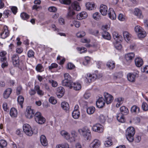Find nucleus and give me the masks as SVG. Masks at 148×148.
<instances>
[{"label":"nucleus","instance_id":"f257e3e1","mask_svg":"<svg viewBox=\"0 0 148 148\" xmlns=\"http://www.w3.org/2000/svg\"><path fill=\"white\" fill-rule=\"evenodd\" d=\"M78 131L80 134L84 137L85 140H88L91 139L90 131L87 127H84L82 129H79Z\"/></svg>","mask_w":148,"mask_h":148},{"label":"nucleus","instance_id":"f03ea898","mask_svg":"<svg viewBox=\"0 0 148 148\" xmlns=\"http://www.w3.org/2000/svg\"><path fill=\"white\" fill-rule=\"evenodd\" d=\"M135 131L134 127H132L128 128L126 132V136L127 139L130 142H132L134 140V135Z\"/></svg>","mask_w":148,"mask_h":148},{"label":"nucleus","instance_id":"7ed1b4c3","mask_svg":"<svg viewBox=\"0 0 148 148\" xmlns=\"http://www.w3.org/2000/svg\"><path fill=\"white\" fill-rule=\"evenodd\" d=\"M34 118L35 121L40 124H44L46 121L45 119L42 116L41 113L38 112H36L35 114Z\"/></svg>","mask_w":148,"mask_h":148},{"label":"nucleus","instance_id":"20e7f679","mask_svg":"<svg viewBox=\"0 0 148 148\" xmlns=\"http://www.w3.org/2000/svg\"><path fill=\"white\" fill-rule=\"evenodd\" d=\"M23 129L24 132L27 135L31 136L32 135L33 132L29 124H24L23 127Z\"/></svg>","mask_w":148,"mask_h":148},{"label":"nucleus","instance_id":"39448f33","mask_svg":"<svg viewBox=\"0 0 148 148\" xmlns=\"http://www.w3.org/2000/svg\"><path fill=\"white\" fill-rule=\"evenodd\" d=\"M35 112V110L32 109L31 107H27L25 113V116L27 118L31 119L34 116Z\"/></svg>","mask_w":148,"mask_h":148},{"label":"nucleus","instance_id":"423d86ee","mask_svg":"<svg viewBox=\"0 0 148 148\" xmlns=\"http://www.w3.org/2000/svg\"><path fill=\"white\" fill-rule=\"evenodd\" d=\"M74 15V3H72L69 7L67 16V18L69 19H73Z\"/></svg>","mask_w":148,"mask_h":148},{"label":"nucleus","instance_id":"0eeeda50","mask_svg":"<svg viewBox=\"0 0 148 148\" xmlns=\"http://www.w3.org/2000/svg\"><path fill=\"white\" fill-rule=\"evenodd\" d=\"M135 57V54L133 52L130 53L125 54V58L127 64H130L132 62Z\"/></svg>","mask_w":148,"mask_h":148},{"label":"nucleus","instance_id":"6e6552de","mask_svg":"<svg viewBox=\"0 0 148 148\" xmlns=\"http://www.w3.org/2000/svg\"><path fill=\"white\" fill-rule=\"evenodd\" d=\"M92 129L94 131L98 133L102 132L103 130V126L99 123H97L93 125Z\"/></svg>","mask_w":148,"mask_h":148},{"label":"nucleus","instance_id":"1a4fd4ad","mask_svg":"<svg viewBox=\"0 0 148 148\" xmlns=\"http://www.w3.org/2000/svg\"><path fill=\"white\" fill-rule=\"evenodd\" d=\"M101 144V141L97 139H94L90 145V148H98Z\"/></svg>","mask_w":148,"mask_h":148},{"label":"nucleus","instance_id":"9d476101","mask_svg":"<svg viewBox=\"0 0 148 148\" xmlns=\"http://www.w3.org/2000/svg\"><path fill=\"white\" fill-rule=\"evenodd\" d=\"M13 63L14 66L18 67L19 64V57L17 54H13L12 57Z\"/></svg>","mask_w":148,"mask_h":148},{"label":"nucleus","instance_id":"9b49d317","mask_svg":"<svg viewBox=\"0 0 148 148\" xmlns=\"http://www.w3.org/2000/svg\"><path fill=\"white\" fill-rule=\"evenodd\" d=\"M104 96L105 99V100L108 104L110 103L113 99L112 96L107 92L104 93Z\"/></svg>","mask_w":148,"mask_h":148},{"label":"nucleus","instance_id":"f8f14e48","mask_svg":"<svg viewBox=\"0 0 148 148\" xmlns=\"http://www.w3.org/2000/svg\"><path fill=\"white\" fill-rule=\"evenodd\" d=\"M97 76L95 74H87V77H86V80L87 82L90 83L92 81H94L97 78Z\"/></svg>","mask_w":148,"mask_h":148},{"label":"nucleus","instance_id":"ddd939ff","mask_svg":"<svg viewBox=\"0 0 148 148\" xmlns=\"http://www.w3.org/2000/svg\"><path fill=\"white\" fill-rule=\"evenodd\" d=\"M105 101L103 97L99 98L96 101V105L97 108H101L105 104Z\"/></svg>","mask_w":148,"mask_h":148},{"label":"nucleus","instance_id":"4468645a","mask_svg":"<svg viewBox=\"0 0 148 148\" xmlns=\"http://www.w3.org/2000/svg\"><path fill=\"white\" fill-rule=\"evenodd\" d=\"M64 89L63 87L60 86L57 88L56 95L58 98L62 97L64 95Z\"/></svg>","mask_w":148,"mask_h":148},{"label":"nucleus","instance_id":"2eb2a0df","mask_svg":"<svg viewBox=\"0 0 148 148\" xmlns=\"http://www.w3.org/2000/svg\"><path fill=\"white\" fill-rule=\"evenodd\" d=\"M62 86L68 87L70 89L73 88V84H74L71 80H62Z\"/></svg>","mask_w":148,"mask_h":148},{"label":"nucleus","instance_id":"dca6fc26","mask_svg":"<svg viewBox=\"0 0 148 148\" xmlns=\"http://www.w3.org/2000/svg\"><path fill=\"white\" fill-rule=\"evenodd\" d=\"M136 66L138 67L141 66L143 64V59L139 57L136 58L134 60Z\"/></svg>","mask_w":148,"mask_h":148},{"label":"nucleus","instance_id":"f3484780","mask_svg":"<svg viewBox=\"0 0 148 148\" xmlns=\"http://www.w3.org/2000/svg\"><path fill=\"white\" fill-rule=\"evenodd\" d=\"M100 11L101 14L103 15H106L108 8L107 6L105 5L102 4L100 7Z\"/></svg>","mask_w":148,"mask_h":148},{"label":"nucleus","instance_id":"a211bd4d","mask_svg":"<svg viewBox=\"0 0 148 148\" xmlns=\"http://www.w3.org/2000/svg\"><path fill=\"white\" fill-rule=\"evenodd\" d=\"M9 34V32L7 26H5L3 28V30L1 34V37L5 39L6 38Z\"/></svg>","mask_w":148,"mask_h":148},{"label":"nucleus","instance_id":"6ab92c4d","mask_svg":"<svg viewBox=\"0 0 148 148\" xmlns=\"http://www.w3.org/2000/svg\"><path fill=\"white\" fill-rule=\"evenodd\" d=\"M120 113H119L124 115H127L129 113L128 108L125 106H122L120 108Z\"/></svg>","mask_w":148,"mask_h":148},{"label":"nucleus","instance_id":"aec40b11","mask_svg":"<svg viewBox=\"0 0 148 148\" xmlns=\"http://www.w3.org/2000/svg\"><path fill=\"white\" fill-rule=\"evenodd\" d=\"M108 12V15L110 19L114 20L116 18V14L112 8H110Z\"/></svg>","mask_w":148,"mask_h":148},{"label":"nucleus","instance_id":"412c9836","mask_svg":"<svg viewBox=\"0 0 148 148\" xmlns=\"http://www.w3.org/2000/svg\"><path fill=\"white\" fill-rule=\"evenodd\" d=\"M87 14L85 12H82L78 14L77 16V19L80 20L85 18L87 16Z\"/></svg>","mask_w":148,"mask_h":148},{"label":"nucleus","instance_id":"4be33fe9","mask_svg":"<svg viewBox=\"0 0 148 148\" xmlns=\"http://www.w3.org/2000/svg\"><path fill=\"white\" fill-rule=\"evenodd\" d=\"M61 106L63 109L65 110L66 112H69V104L67 102H62L61 103Z\"/></svg>","mask_w":148,"mask_h":148},{"label":"nucleus","instance_id":"5701e85b","mask_svg":"<svg viewBox=\"0 0 148 148\" xmlns=\"http://www.w3.org/2000/svg\"><path fill=\"white\" fill-rule=\"evenodd\" d=\"M40 140L42 145L44 146H46L48 144L47 141L45 136L42 135L40 138Z\"/></svg>","mask_w":148,"mask_h":148},{"label":"nucleus","instance_id":"b1692460","mask_svg":"<svg viewBox=\"0 0 148 148\" xmlns=\"http://www.w3.org/2000/svg\"><path fill=\"white\" fill-rule=\"evenodd\" d=\"M60 134L62 136H63L66 139L71 142V140H70V137L69 135L67 132L64 130H62Z\"/></svg>","mask_w":148,"mask_h":148},{"label":"nucleus","instance_id":"393cba45","mask_svg":"<svg viewBox=\"0 0 148 148\" xmlns=\"http://www.w3.org/2000/svg\"><path fill=\"white\" fill-rule=\"evenodd\" d=\"M86 8L88 10H93L96 8L95 4L91 3L90 2L86 3Z\"/></svg>","mask_w":148,"mask_h":148},{"label":"nucleus","instance_id":"a878e982","mask_svg":"<svg viewBox=\"0 0 148 148\" xmlns=\"http://www.w3.org/2000/svg\"><path fill=\"white\" fill-rule=\"evenodd\" d=\"M123 36L125 40L128 42L131 39V35L128 32L124 31L123 33Z\"/></svg>","mask_w":148,"mask_h":148},{"label":"nucleus","instance_id":"bb28decb","mask_svg":"<svg viewBox=\"0 0 148 148\" xmlns=\"http://www.w3.org/2000/svg\"><path fill=\"white\" fill-rule=\"evenodd\" d=\"M134 13L135 15L139 18H142L143 17L141 10L138 8H136L135 9Z\"/></svg>","mask_w":148,"mask_h":148},{"label":"nucleus","instance_id":"cd10ccee","mask_svg":"<svg viewBox=\"0 0 148 148\" xmlns=\"http://www.w3.org/2000/svg\"><path fill=\"white\" fill-rule=\"evenodd\" d=\"M127 79L129 81L131 82L135 81L136 76L134 74L129 73L127 74Z\"/></svg>","mask_w":148,"mask_h":148},{"label":"nucleus","instance_id":"c85d7f7f","mask_svg":"<svg viewBox=\"0 0 148 148\" xmlns=\"http://www.w3.org/2000/svg\"><path fill=\"white\" fill-rule=\"evenodd\" d=\"M125 115L119 113L117 114V119L118 121L120 122L123 123L125 122Z\"/></svg>","mask_w":148,"mask_h":148},{"label":"nucleus","instance_id":"c756f323","mask_svg":"<svg viewBox=\"0 0 148 148\" xmlns=\"http://www.w3.org/2000/svg\"><path fill=\"white\" fill-rule=\"evenodd\" d=\"M107 66L110 69H114L115 66V63L111 60H109L106 64Z\"/></svg>","mask_w":148,"mask_h":148},{"label":"nucleus","instance_id":"7c9ffc66","mask_svg":"<svg viewBox=\"0 0 148 148\" xmlns=\"http://www.w3.org/2000/svg\"><path fill=\"white\" fill-rule=\"evenodd\" d=\"M10 114L12 117H16L17 115V110L14 108H12L10 110Z\"/></svg>","mask_w":148,"mask_h":148},{"label":"nucleus","instance_id":"2f4dec72","mask_svg":"<svg viewBox=\"0 0 148 148\" xmlns=\"http://www.w3.org/2000/svg\"><path fill=\"white\" fill-rule=\"evenodd\" d=\"M12 92V90L10 88L7 89L3 93V96L4 98L7 99L8 97Z\"/></svg>","mask_w":148,"mask_h":148},{"label":"nucleus","instance_id":"473e14b6","mask_svg":"<svg viewBox=\"0 0 148 148\" xmlns=\"http://www.w3.org/2000/svg\"><path fill=\"white\" fill-rule=\"evenodd\" d=\"M102 37L104 39L110 40L111 39L110 34L107 32L104 31L102 35Z\"/></svg>","mask_w":148,"mask_h":148},{"label":"nucleus","instance_id":"72a5a7b5","mask_svg":"<svg viewBox=\"0 0 148 148\" xmlns=\"http://www.w3.org/2000/svg\"><path fill=\"white\" fill-rule=\"evenodd\" d=\"M131 112L132 113H138L140 112L139 108L137 106H133L131 108Z\"/></svg>","mask_w":148,"mask_h":148},{"label":"nucleus","instance_id":"f704fd0d","mask_svg":"<svg viewBox=\"0 0 148 148\" xmlns=\"http://www.w3.org/2000/svg\"><path fill=\"white\" fill-rule=\"evenodd\" d=\"M107 116L103 114H101L99 117V121L102 123H103L106 121Z\"/></svg>","mask_w":148,"mask_h":148},{"label":"nucleus","instance_id":"c9c22d12","mask_svg":"<svg viewBox=\"0 0 148 148\" xmlns=\"http://www.w3.org/2000/svg\"><path fill=\"white\" fill-rule=\"evenodd\" d=\"M95 110V109L94 107L91 106L87 108L86 111L88 114H91L94 112Z\"/></svg>","mask_w":148,"mask_h":148},{"label":"nucleus","instance_id":"e433bc0d","mask_svg":"<svg viewBox=\"0 0 148 148\" xmlns=\"http://www.w3.org/2000/svg\"><path fill=\"white\" fill-rule=\"evenodd\" d=\"M24 101L23 97L21 95L19 96L17 98V101L18 104L21 106V108H23V104Z\"/></svg>","mask_w":148,"mask_h":148},{"label":"nucleus","instance_id":"4c0bfd02","mask_svg":"<svg viewBox=\"0 0 148 148\" xmlns=\"http://www.w3.org/2000/svg\"><path fill=\"white\" fill-rule=\"evenodd\" d=\"M35 90L36 91L37 93L39 95H43L44 94L43 91L40 89V88L39 86L36 85L34 87Z\"/></svg>","mask_w":148,"mask_h":148},{"label":"nucleus","instance_id":"58836bf2","mask_svg":"<svg viewBox=\"0 0 148 148\" xmlns=\"http://www.w3.org/2000/svg\"><path fill=\"white\" fill-rule=\"evenodd\" d=\"M137 35L139 38H144L146 36V32L143 29L138 33Z\"/></svg>","mask_w":148,"mask_h":148},{"label":"nucleus","instance_id":"ea45409f","mask_svg":"<svg viewBox=\"0 0 148 148\" xmlns=\"http://www.w3.org/2000/svg\"><path fill=\"white\" fill-rule=\"evenodd\" d=\"M107 139V140L105 142L104 145L106 147H109L112 145V142L110 138H108Z\"/></svg>","mask_w":148,"mask_h":148},{"label":"nucleus","instance_id":"a19ab883","mask_svg":"<svg viewBox=\"0 0 148 148\" xmlns=\"http://www.w3.org/2000/svg\"><path fill=\"white\" fill-rule=\"evenodd\" d=\"M112 35L114 39L116 42H118L120 38V36L119 34L116 32H114L112 33ZM119 40H120L119 39Z\"/></svg>","mask_w":148,"mask_h":148},{"label":"nucleus","instance_id":"79ce46f5","mask_svg":"<svg viewBox=\"0 0 148 148\" xmlns=\"http://www.w3.org/2000/svg\"><path fill=\"white\" fill-rule=\"evenodd\" d=\"M36 70L38 72H42L44 70V68L40 64H38L36 66Z\"/></svg>","mask_w":148,"mask_h":148},{"label":"nucleus","instance_id":"37998d69","mask_svg":"<svg viewBox=\"0 0 148 148\" xmlns=\"http://www.w3.org/2000/svg\"><path fill=\"white\" fill-rule=\"evenodd\" d=\"M56 148H69V145L67 143L56 145Z\"/></svg>","mask_w":148,"mask_h":148},{"label":"nucleus","instance_id":"c03bdc74","mask_svg":"<svg viewBox=\"0 0 148 148\" xmlns=\"http://www.w3.org/2000/svg\"><path fill=\"white\" fill-rule=\"evenodd\" d=\"M81 88V85L79 82L75 83V91H79Z\"/></svg>","mask_w":148,"mask_h":148},{"label":"nucleus","instance_id":"a18cd8bd","mask_svg":"<svg viewBox=\"0 0 148 148\" xmlns=\"http://www.w3.org/2000/svg\"><path fill=\"white\" fill-rule=\"evenodd\" d=\"M7 144V143L6 140L3 139L0 140V147L1 148H3L6 147Z\"/></svg>","mask_w":148,"mask_h":148},{"label":"nucleus","instance_id":"49530a36","mask_svg":"<svg viewBox=\"0 0 148 148\" xmlns=\"http://www.w3.org/2000/svg\"><path fill=\"white\" fill-rule=\"evenodd\" d=\"M21 17L22 19L27 20L29 17V16L25 12H23L21 14Z\"/></svg>","mask_w":148,"mask_h":148},{"label":"nucleus","instance_id":"de8ad7c7","mask_svg":"<svg viewBox=\"0 0 148 148\" xmlns=\"http://www.w3.org/2000/svg\"><path fill=\"white\" fill-rule=\"evenodd\" d=\"M93 18L96 20H99L101 18L100 14L98 12L94 13L93 15Z\"/></svg>","mask_w":148,"mask_h":148},{"label":"nucleus","instance_id":"09e8293b","mask_svg":"<svg viewBox=\"0 0 148 148\" xmlns=\"http://www.w3.org/2000/svg\"><path fill=\"white\" fill-rule=\"evenodd\" d=\"M11 13V11L7 10H5L3 12V16L4 18H7L9 15Z\"/></svg>","mask_w":148,"mask_h":148},{"label":"nucleus","instance_id":"8fccbe9b","mask_svg":"<svg viewBox=\"0 0 148 148\" xmlns=\"http://www.w3.org/2000/svg\"><path fill=\"white\" fill-rule=\"evenodd\" d=\"M75 10L79 11L81 10V7L79 6V3L77 1H75Z\"/></svg>","mask_w":148,"mask_h":148},{"label":"nucleus","instance_id":"3c124183","mask_svg":"<svg viewBox=\"0 0 148 148\" xmlns=\"http://www.w3.org/2000/svg\"><path fill=\"white\" fill-rule=\"evenodd\" d=\"M34 52L32 50H30L27 52V56L29 58H32L34 57Z\"/></svg>","mask_w":148,"mask_h":148},{"label":"nucleus","instance_id":"603ef678","mask_svg":"<svg viewBox=\"0 0 148 148\" xmlns=\"http://www.w3.org/2000/svg\"><path fill=\"white\" fill-rule=\"evenodd\" d=\"M142 109L144 111H147L148 110V105L145 102H143L142 105Z\"/></svg>","mask_w":148,"mask_h":148},{"label":"nucleus","instance_id":"864d4df0","mask_svg":"<svg viewBox=\"0 0 148 148\" xmlns=\"http://www.w3.org/2000/svg\"><path fill=\"white\" fill-rule=\"evenodd\" d=\"M49 82L51 84L52 86L53 87H56L58 85V83L57 82L53 80H49Z\"/></svg>","mask_w":148,"mask_h":148},{"label":"nucleus","instance_id":"5fc2aeb1","mask_svg":"<svg viewBox=\"0 0 148 148\" xmlns=\"http://www.w3.org/2000/svg\"><path fill=\"white\" fill-rule=\"evenodd\" d=\"M143 30V28L139 26H136L134 28L135 32L137 34Z\"/></svg>","mask_w":148,"mask_h":148},{"label":"nucleus","instance_id":"6e6d98bb","mask_svg":"<svg viewBox=\"0 0 148 148\" xmlns=\"http://www.w3.org/2000/svg\"><path fill=\"white\" fill-rule=\"evenodd\" d=\"M60 1L61 3L66 5L69 4L71 3V0H60Z\"/></svg>","mask_w":148,"mask_h":148},{"label":"nucleus","instance_id":"4d7b16f0","mask_svg":"<svg viewBox=\"0 0 148 148\" xmlns=\"http://www.w3.org/2000/svg\"><path fill=\"white\" fill-rule=\"evenodd\" d=\"M85 35V33L84 31H82L77 33L76 34V36L78 38H82Z\"/></svg>","mask_w":148,"mask_h":148},{"label":"nucleus","instance_id":"13d9d810","mask_svg":"<svg viewBox=\"0 0 148 148\" xmlns=\"http://www.w3.org/2000/svg\"><path fill=\"white\" fill-rule=\"evenodd\" d=\"M58 66V65L55 63H52L51 65L48 67L49 70H51L52 69L56 68Z\"/></svg>","mask_w":148,"mask_h":148},{"label":"nucleus","instance_id":"bf43d9fd","mask_svg":"<svg viewBox=\"0 0 148 148\" xmlns=\"http://www.w3.org/2000/svg\"><path fill=\"white\" fill-rule=\"evenodd\" d=\"M85 60L83 62V64L85 65H87L89 62L90 61V58L88 56L85 57Z\"/></svg>","mask_w":148,"mask_h":148},{"label":"nucleus","instance_id":"052dcab7","mask_svg":"<svg viewBox=\"0 0 148 148\" xmlns=\"http://www.w3.org/2000/svg\"><path fill=\"white\" fill-rule=\"evenodd\" d=\"M49 101L52 104H55L57 103L56 100L53 97H51L49 99Z\"/></svg>","mask_w":148,"mask_h":148},{"label":"nucleus","instance_id":"680f3d73","mask_svg":"<svg viewBox=\"0 0 148 148\" xmlns=\"http://www.w3.org/2000/svg\"><path fill=\"white\" fill-rule=\"evenodd\" d=\"M64 79L66 80H71L70 75L67 73H65L64 74Z\"/></svg>","mask_w":148,"mask_h":148},{"label":"nucleus","instance_id":"e2e57ef3","mask_svg":"<svg viewBox=\"0 0 148 148\" xmlns=\"http://www.w3.org/2000/svg\"><path fill=\"white\" fill-rule=\"evenodd\" d=\"M77 49L79 51V53H84L87 51V49L84 47H82V48H77Z\"/></svg>","mask_w":148,"mask_h":148},{"label":"nucleus","instance_id":"0e129e2a","mask_svg":"<svg viewBox=\"0 0 148 148\" xmlns=\"http://www.w3.org/2000/svg\"><path fill=\"white\" fill-rule=\"evenodd\" d=\"M114 47L116 49L118 50H121L122 48L121 45L118 43H115L114 44Z\"/></svg>","mask_w":148,"mask_h":148},{"label":"nucleus","instance_id":"69168bd1","mask_svg":"<svg viewBox=\"0 0 148 148\" xmlns=\"http://www.w3.org/2000/svg\"><path fill=\"white\" fill-rule=\"evenodd\" d=\"M119 19L121 21H124L125 18V16L122 14H119L118 16Z\"/></svg>","mask_w":148,"mask_h":148},{"label":"nucleus","instance_id":"338daca9","mask_svg":"<svg viewBox=\"0 0 148 148\" xmlns=\"http://www.w3.org/2000/svg\"><path fill=\"white\" fill-rule=\"evenodd\" d=\"M11 9L13 13L15 14L17 12V8L16 6H12L11 7Z\"/></svg>","mask_w":148,"mask_h":148},{"label":"nucleus","instance_id":"774afa93","mask_svg":"<svg viewBox=\"0 0 148 148\" xmlns=\"http://www.w3.org/2000/svg\"><path fill=\"white\" fill-rule=\"evenodd\" d=\"M141 71L143 73H148V66H146L141 69Z\"/></svg>","mask_w":148,"mask_h":148}]
</instances>
